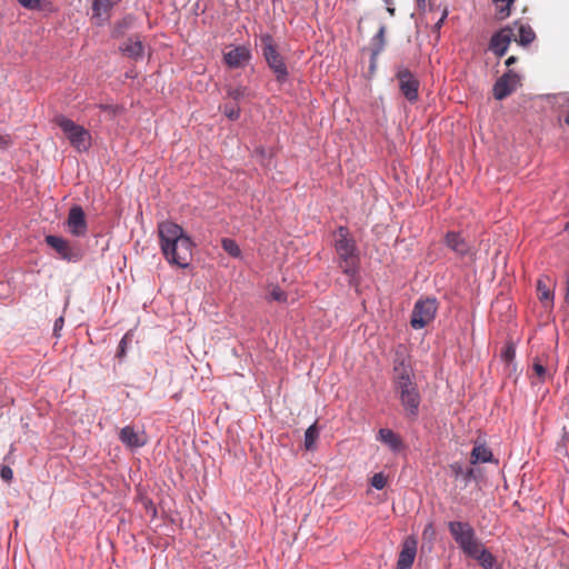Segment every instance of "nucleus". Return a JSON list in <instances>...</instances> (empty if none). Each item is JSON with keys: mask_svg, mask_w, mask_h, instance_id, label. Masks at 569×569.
<instances>
[{"mask_svg": "<svg viewBox=\"0 0 569 569\" xmlns=\"http://www.w3.org/2000/svg\"><path fill=\"white\" fill-rule=\"evenodd\" d=\"M161 251L170 264L188 268L192 257L193 242L178 223L162 221L158 224Z\"/></svg>", "mask_w": 569, "mask_h": 569, "instance_id": "f257e3e1", "label": "nucleus"}, {"mask_svg": "<svg viewBox=\"0 0 569 569\" xmlns=\"http://www.w3.org/2000/svg\"><path fill=\"white\" fill-rule=\"evenodd\" d=\"M333 249L338 268L348 278L350 286L358 284L360 271V250L350 230L339 226L333 232Z\"/></svg>", "mask_w": 569, "mask_h": 569, "instance_id": "f03ea898", "label": "nucleus"}, {"mask_svg": "<svg viewBox=\"0 0 569 569\" xmlns=\"http://www.w3.org/2000/svg\"><path fill=\"white\" fill-rule=\"evenodd\" d=\"M397 376L395 378V388L399 395L400 402L411 419H416L419 415L421 396L417 383L412 380V370L410 366L401 361L395 367Z\"/></svg>", "mask_w": 569, "mask_h": 569, "instance_id": "7ed1b4c3", "label": "nucleus"}, {"mask_svg": "<svg viewBox=\"0 0 569 569\" xmlns=\"http://www.w3.org/2000/svg\"><path fill=\"white\" fill-rule=\"evenodd\" d=\"M261 53L276 76L279 83H283L289 78V71L284 62L283 57L279 53L277 46L273 42V38L269 33H262L260 36Z\"/></svg>", "mask_w": 569, "mask_h": 569, "instance_id": "20e7f679", "label": "nucleus"}, {"mask_svg": "<svg viewBox=\"0 0 569 569\" xmlns=\"http://www.w3.org/2000/svg\"><path fill=\"white\" fill-rule=\"evenodd\" d=\"M54 121L74 149L79 152L89 150L91 147V134L84 127L77 124L73 120L62 114L57 116Z\"/></svg>", "mask_w": 569, "mask_h": 569, "instance_id": "39448f33", "label": "nucleus"}, {"mask_svg": "<svg viewBox=\"0 0 569 569\" xmlns=\"http://www.w3.org/2000/svg\"><path fill=\"white\" fill-rule=\"evenodd\" d=\"M448 530L460 550L468 556L480 543L473 527L467 521H450Z\"/></svg>", "mask_w": 569, "mask_h": 569, "instance_id": "423d86ee", "label": "nucleus"}, {"mask_svg": "<svg viewBox=\"0 0 569 569\" xmlns=\"http://www.w3.org/2000/svg\"><path fill=\"white\" fill-rule=\"evenodd\" d=\"M44 242L52 248L63 261L77 263L83 258V252L80 247L63 237L48 234L44 237Z\"/></svg>", "mask_w": 569, "mask_h": 569, "instance_id": "0eeeda50", "label": "nucleus"}, {"mask_svg": "<svg viewBox=\"0 0 569 569\" xmlns=\"http://www.w3.org/2000/svg\"><path fill=\"white\" fill-rule=\"evenodd\" d=\"M437 310L438 302L436 298L428 297L417 300L411 312V327L416 330L425 328L435 319Z\"/></svg>", "mask_w": 569, "mask_h": 569, "instance_id": "6e6552de", "label": "nucleus"}, {"mask_svg": "<svg viewBox=\"0 0 569 569\" xmlns=\"http://www.w3.org/2000/svg\"><path fill=\"white\" fill-rule=\"evenodd\" d=\"M396 79L398 80L399 90L403 97L410 103L417 102L419 99L420 82L413 73L408 68L399 66L397 67Z\"/></svg>", "mask_w": 569, "mask_h": 569, "instance_id": "1a4fd4ad", "label": "nucleus"}, {"mask_svg": "<svg viewBox=\"0 0 569 569\" xmlns=\"http://www.w3.org/2000/svg\"><path fill=\"white\" fill-rule=\"evenodd\" d=\"M64 226L72 237L82 238L87 236L88 222L81 206L74 204L69 209Z\"/></svg>", "mask_w": 569, "mask_h": 569, "instance_id": "9d476101", "label": "nucleus"}, {"mask_svg": "<svg viewBox=\"0 0 569 569\" xmlns=\"http://www.w3.org/2000/svg\"><path fill=\"white\" fill-rule=\"evenodd\" d=\"M520 77L518 73L509 70L497 79L493 84L492 93L495 99L503 100L510 96L518 87Z\"/></svg>", "mask_w": 569, "mask_h": 569, "instance_id": "9b49d317", "label": "nucleus"}, {"mask_svg": "<svg viewBox=\"0 0 569 569\" xmlns=\"http://www.w3.org/2000/svg\"><path fill=\"white\" fill-rule=\"evenodd\" d=\"M513 31L510 27H503L499 31L491 36L489 42V50L492 51L497 57L506 54L509 44L512 40Z\"/></svg>", "mask_w": 569, "mask_h": 569, "instance_id": "f8f14e48", "label": "nucleus"}, {"mask_svg": "<svg viewBox=\"0 0 569 569\" xmlns=\"http://www.w3.org/2000/svg\"><path fill=\"white\" fill-rule=\"evenodd\" d=\"M417 546L418 541L413 537L403 540L397 560V569H411L417 556Z\"/></svg>", "mask_w": 569, "mask_h": 569, "instance_id": "ddd939ff", "label": "nucleus"}, {"mask_svg": "<svg viewBox=\"0 0 569 569\" xmlns=\"http://www.w3.org/2000/svg\"><path fill=\"white\" fill-rule=\"evenodd\" d=\"M146 47L139 36H130L120 46L119 51L133 61H140L144 57Z\"/></svg>", "mask_w": 569, "mask_h": 569, "instance_id": "4468645a", "label": "nucleus"}, {"mask_svg": "<svg viewBox=\"0 0 569 569\" xmlns=\"http://www.w3.org/2000/svg\"><path fill=\"white\" fill-rule=\"evenodd\" d=\"M251 59V51L246 46L232 47L224 52L223 61L229 68L244 67Z\"/></svg>", "mask_w": 569, "mask_h": 569, "instance_id": "2eb2a0df", "label": "nucleus"}, {"mask_svg": "<svg viewBox=\"0 0 569 569\" xmlns=\"http://www.w3.org/2000/svg\"><path fill=\"white\" fill-rule=\"evenodd\" d=\"M119 440L126 447L137 449L147 443V436L144 431H140L132 426H126L119 432Z\"/></svg>", "mask_w": 569, "mask_h": 569, "instance_id": "dca6fc26", "label": "nucleus"}, {"mask_svg": "<svg viewBox=\"0 0 569 569\" xmlns=\"http://www.w3.org/2000/svg\"><path fill=\"white\" fill-rule=\"evenodd\" d=\"M446 246L459 257H466L470 253V246L460 232L449 231L445 236Z\"/></svg>", "mask_w": 569, "mask_h": 569, "instance_id": "f3484780", "label": "nucleus"}, {"mask_svg": "<svg viewBox=\"0 0 569 569\" xmlns=\"http://www.w3.org/2000/svg\"><path fill=\"white\" fill-rule=\"evenodd\" d=\"M468 557L478 561L483 569H500L496 557L480 542Z\"/></svg>", "mask_w": 569, "mask_h": 569, "instance_id": "a211bd4d", "label": "nucleus"}, {"mask_svg": "<svg viewBox=\"0 0 569 569\" xmlns=\"http://www.w3.org/2000/svg\"><path fill=\"white\" fill-rule=\"evenodd\" d=\"M377 440L387 446L395 453L400 452L405 448L400 436L388 428L379 429Z\"/></svg>", "mask_w": 569, "mask_h": 569, "instance_id": "6ab92c4d", "label": "nucleus"}, {"mask_svg": "<svg viewBox=\"0 0 569 569\" xmlns=\"http://www.w3.org/2000/svg\"><path fill=\"white\" fill-rule=\"evenodd\" d=\"M114 4V0H92V19L98 26H102L109 20V12Z\"/></svg>", "mask_w": 569, "mask_h": 569, "instance_id": "aec40b11", "label": "nucleus"}, {"mask_svg": "<svg viewBox=\"0 0 569 569\" xmlns=\"http://www.w3.org/2000/svg\"><path fill=\"white\" fill-rule=\"evenodd\" d=\"M456 479H461L467 487L472 480L476 479V470L473 468L465 469L462 463L456 461L449 466Z\"/></svg>", "mask_w": 569, "mask_h": 569, "instance_id": "412c9836", "label": "nucleus"}, {"mask_svg": "<svg viewBox=\"0 0 569 569\" xmlns=\"http://www.w3.org/2000/svg\"><path fill=\"white\" fill-rule=\"evenodd\" d=\"M493 460L492 451L485 445H476L471 451V463H487Z\"/></svg>", "mask_w": 569, "mask_h": 569, "instance_id": "4be33fe9", "label": "nucleus"}, {"mask_svg": "<svg viewBox=\"0 0 569 569\" xmlns=\"http://www.w3.org/2000/svg\"><path fill=\"white\" fill-rule=\"evenodd\" d=\"M385 34L386 26L381 24L370 41V51H373V56H379L383 51L386 46Z\"/></svg>", "mask_w": 569, "mask_h": 569, "instance_id": "5701e85b", "label": "nucleus"}, {"mask_svg": "<svg viewBox=\"0 0 569 569\" xmlns=\"http://www.w3.org/2000/svg\"><path fill=\"white\" fill-rule=\"evenodd\" d=\"M535 39L536 34L532 28L528 24H521L519 28V38L517 39V42L522 47H527L532 43Z\"/></svg>", "mask_w": 569, "mask_h": 569, "instance_id": "b1692460", "label": "nucleus"}, {"mask_svg": "<svg viewBox=\"0 0 569 569\" xmlns=\"http://www.w3.org/2000/svg\"><path fill=\"white\" fill-rule=\"evenodd\" d=\"M226 92L227 96L236 102L241 101L248 96V89L243 86H227Z\"/></svg>", "mask_w": 569, "mask_h": 569, "instance_id": "393cba45", "label": "nucleus"}, {"mask_svg": "<svg viewBox=\"0 0 569 569\" xmlns=\"http://www.w3.org/2000/svg\"><path fill=\"white\" fill-rule=\"evenodd\" d=\"M221 246L223 250L232 258H239L241 256V250L233 239L223 238L221 240Z\"/></svg>", "mask_w": 569, "mask_h": 569, "instance_id": "a878e982", "label": "nucleus"}, {"mask_svg": "<svg viewBox=\"0 0 569 569\" xmlns=\"http://www.w3.org/2000/svg\"><path fill=\"white\" fill-rule=\"evenodd\" d=\"M319 436L316 423L311 425L305 432V447L307 450L315 448L316 440Z\"/></svg>", "mask_w": 569, "mask_h": 569, "instance_id": "bb28decb", "label": "nucleus"}, {"mask_svg": "<svg viewBox=\"0 0 569 569\" xmlns=\"http://www.w3.org/2000/svg\"><path fill=\"white\" fill-rule=\"evenodd\" d=\"M497 7L499 18L506 19L510 16V7L513 4L515 0H492Z\"/></svg>", "mask_w": 569, "mask_h": 569, "instance_id": "cd10ccee", "label": "nucleus"}, {"mask_svg": "<svg viewBox=\"0 0 569 569\" xmlns=\"http://www.w3.org/2000/svg\"><path fill=\"white\" fill-rule=\"evenodd\" d=\"M223 114L231 121H236L240 118V108L237 103H226L222 107Z\"/></svg>", "mask_w": 569, "mask_h": 569, "instance_id": "c85d7f7f", "label": "nucleus"}, {"mask_svg": "<svg viewBox=\"0 0 569 569\" xmlns=\"http://www.w3.org/2000/svg\"><path fill=\"white\" fill-rule=\"evenodd\" d=\"M537 291L540 301H550L553 298L552 292L541 279L537 282Z\"/></svg>", "mask_w": 569, "mask_h": 569, "instance_id": "c756f323", "label": "nucleus"}, {"mask_svg": "<svg viewBox=\"0 0 569 569\" xmlns=\"http://www.w3.org/2000/svg\"><path fill=\"white\" fill-rule=\"evenodd\" d=\"M516 358V347L513 343H508L501 351V359L511 365Z\"/></svg>", "mask_w": 569, "mask_h": 569, "instance_id": "7c9ffc66", "label": "nucleus"}, {"mask_svg": "<svg viewBox=\"0 0 569 569\" xmlns=\"http://www.w3.org/2000/svg\"><path fill=\"white\" fill-rule=\"evenodd\" d=\"M270 300L278 302L287 301V293L279 287H273L269 295Z\"/></svg>", "mask_w": 569, "mask_h": 569, "instance_id": "2f4dec72", "label": "nucleus"}, {"mask_svg": "<svg viewBox=\"0 0 569 569\" xmlns=\"http://www.w3.org/2000/svg\"><path fill=\"white\" fill-rule=\"evenodd\" d=\"M532 369L535 370L536 375L538 376V378L541 382H545L547 380V378L549 377L546 367L542 363H540L539 361L533 362Z\"/></svg>", "mask_w": 569, "mask_h": 569, "instance_id": "473e14b6", "label": "nucleus"}, {"mask_svg": "<svg viewBox=\"0 0 569 569\" xmlns=\"http://www.w3.org/2000/svg\"><path fill=\"white\" fill-rule=\"evenodd\" d=\"M387 480L383 473H375L371 478V486L377 490H382L386 487Z\"/></svg>", "mask_w": 569, "mask_h": 569, "instance_id": "72a5a7b5", "label": "nucleus"}, {"mask_svg": "<svg viewBox=\"0 0 569 569\" xmlns=\"http://www.w3.org/2000/svg\"><path fill=\"white\" fill-rule=\"evenodd\" d=\"M23 8L28 10H39L43 0H17Z\"/></svg>", "mask_w": 569, "mask_h": 569, "instance_id": "f704fd0d", "label": "nucleus"}, {"mask_svg": "<svg viewBox=\"0 0 569 569\" xmlns=\"http://www.w3.org/2000/svg\"><path fill=\"white\" fill-rule=\"evenodd\" d=\"M128 341H129V333H126L119 342L118 352H117L118 358L121 359L126 356Z\"/></svg>", "mask_w": 569, "mask_h": 569, "instance_id": "c9c22d12", "label": "nucleus"}, {"mask_svg": "<svg viewBox=\"0 0 569 569\" xmlns=\"http://www.w3.org/2000/svg\"><path fill=\"white\" fill-rule=\"evenodd\" d=\"M11 146V137L9 134H0V151H7Z\"/></svg>", "mask_w": 569, "mask_h": 569, "instance_id": "e433bc0d", "label": "nucleus"}, {"mask_svg": "<svg viewBox=\"0 0 569 569\" xmlns=\"http://www.w3.org/2000/svg\"><path fill=\"white\" fill-rule=\"evenodd\" d=\"M0 477L4 481H11L13 478V471L9 466H2L0 469Z\"/></svg>", "mask_w": 569, "mask_h": 569, "instance_id": "4c0bfd02", "label": "nucleus"}, {"mask_svg": "<svg viewBox=\"0 0 569 569\" xmlns=\"http://www.w3.org/2000/svg\"><path fill=\"white\" fill-rule=\"evenodd\" d=\"M98 108L100 110L104 111V112H108V113L112 114V116H116L119 112V110H120L119 106H116V104L100 103L98 106Z\"/></svg>", "mask_w": 569, "mask_h": 569, "instance_id": "58836bf2", "label": "nucleus"}, {"mask_svg": "<svg viewBox=\"0 0 569 569\" xmlns=\"http://www.w3.org/2000/svg\"><path fill=\"white\" fill-rule=\"evenodd\" d=\"M63 325H64V318L62 316H60L59 318H57L54 320V323H53V335L57 338L60 337V331L62 330Z\"/></svg>", "mask_w": 569, "mask_h": 569, "instance_id": "ea45409f", "label": "nucleus"}, {"mask_svg": "<svg viewBox=\"0 0 569 569\" xmlns=\"http://www.w3.org/2000/svg\"><path fill=\"white\" fill-rule=\"evenodd\" d=\"M447 16H448L447 10H443V12H442V14H441L440 19H439V20L436 22V24H435V27H436L437 29H440V28L442 27V24H443V22H445V20H446V18H447Z\"/></svg>", "mask_w": 569, "mask_h": 569, "instance_id": "a19ab883", "label": "nucleus"}, {"mask_svg": "<svg viewBox=\"0 0 569 569\" xmlns=\"http://www.w3.org/2000/svg\"><path fill=\"white\" fill-rule=\"evenodd\" d=\"M378 56H373V51H370V69L375 70L377 64Z\"/></svg>", "mask_w": 569, "mask_h": 569, "instance_id": "79ce46f5", "label": "nucleus"}, {"mask_svg": "<svg viewBox=\"0 0 569 569\" xmlns=\"http://www.w3.org/2000/svg\"><path fill=\"white\" fill-rule=\"evenodd\" d=\"M428 0H417V8L421 11L426 10Z\"/></svg>", "mask_w": 569, "mask_h": 569, "instance_id": "37998d69", "label": "nucleus"}, {"mask_svg": "<svg viewBox=\"0 0 569 569\" xmlns=\"http://www.w3.org/2000/svg\"><path fill=\"white\" fill-rule=\"evenodd\" d=\"M516 62H517V58H516L515 56H511V57H509V58L506 60V62H505V63H506V66H507V67H510V66L515 64Z\"/></svg>", "mask_w": 569, "mask_h": 569, "instance_id": "c03bdc74", "label": "nucleus"}, {"mask_svg": "<svg viewBox=\"0 0 569 569\" xmlns=\"http://www.w3.org/2000/svg\"><path fill=\"white\" fill-rule=\"evenodd\" d=\"M566 300H569V277L567 278V288H566Z\"/></svg>", "mask_w": 569, "mask_h": 569, "instance_id": "a18cd8bd", "label": "nucleus"}, {"mask_svg": "<svg viewBox=\"0 0 569 569\" xmlns=\"http://www.w3.org/2000/svg\"><path fill=\"white\" fill-rule=\"evenodd\" d=\"M388 11H389L390 14L395 13V9L393 8H388Z\"/></svg>", "mask_w": 569, "mask_h": 569, "instance_id": "49530a36", "label": "nucleus"}, {"mask_svg": "<svg viewBox=\"0 0 569 569\" xmlns=\"http://www.w3.org/2000/svg\"><path fill=\"white\" fill-rule=\"evenodd\" d=\"M565 122L569 126V116L565 118Z\"/></svg>", "mask_w": 569, "mask_h": 569, "instance_id": "de8ad7c7", "label": "nucleus"}, {"mask_svg": "<svg viewBox=\"0 0 569 569\" xmlns=\"http://www.w3.org/2000/svg\"><path fill=\"white\" fill-rule=\"evenodd\" d=\"M387 4L391 3V0H383Z\"/></svg>", "mask_w": 569, "mask_h": 569, "instance_id": "09e8293b", "label": "nucleus"}]
</instances>
